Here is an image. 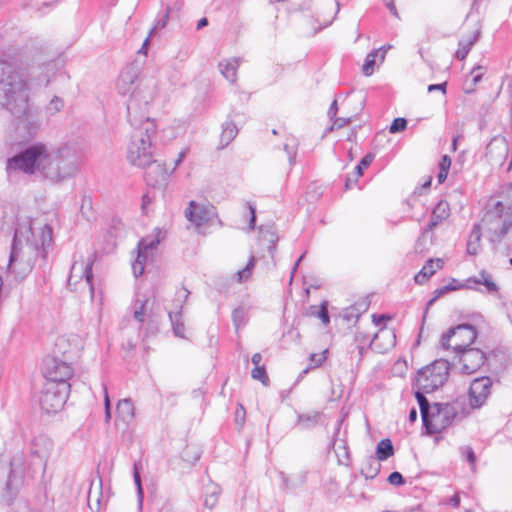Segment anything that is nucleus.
I'll return each mask as SVG.
<instances>
[{"label": "nucleus", "instance_id": "f704fd0d", "mask_svg": "<svg viewBox=\"0 0 512 512\" xmlns=\"http://www.w3.org/2000/svg\"><path fill=\"white\" fill-rule=\"evenodd\" d=\"M374 159V155L371 153L366 154L355 167V171L353 175L355 176V181L358 180L359 177L363 175L364 169L368 168Z\"/></svg>", "mask_w": 512, "mask_h": 512}, {"label": "nucleus", "instance_id": "b1692460", "mask_svg": "<svg viewBox=\"0 0 512 512\" xmlns=\"http://www.w3.org/2000/svg\"><path fill=\"white\" fill-rule=\"evenodd\" d=\"M182 304L179 305V310L176 312H169V318L172 325L173 332L175 336L185 338V325L183 322L182 315Z\"/></svg>", "mask_w": 512, "mask_h": 512}, {"label": "nucleus", "instance_id": "49530a36", "mask_svg": "<svg viewBox=\"0 0 512 512\" xmlns=\"http://www.w3.org/2000/svg\"><path fill=\"white\" fill-rule=\"evenodd\" d=\"M169 12H170V8L167 7L163 17L160 18V19H157L155 25L151 28V30L149 32V36L154 34L158 29H163L166 26L167 20H168V17H169Z\"/></svg>", "mask_w": 512, "mask_h": 512}, {"label": "nucleus", "instance_id": "c9c22d12", "mask_svg": "<svg viewBox=\"0 0 512 512\" xmlns=\"http://www.w3.org/2000/svg\"><path fill=\"white\" fill-rule=\"evenodd\" d=\"M443 260L441 258L428 259L422 269L427 273L428 276H433L437 270L443 267Z\"/></svg>", "mask_w": 512, "mask_h": 512}, {"label": "nucleus", "instance_id": "69168bd1", "mask_svg": "<svg viewBox=\"0 0 512 512\" xmlns=\"http://www.w3.org/2000/svg\"><path fill=\"white\" fill-rule=\"evenodd\" d=\"M390 317L385 315V314H380V315H377V314H373L372 315V320L373 322L376 324V325H380L382 323H385L387 320H389Z\"/></svg>", "mask_w": 512, "mask_h": 512}, {"label": "nucleus", "instance_id": "58836bf2", "mask_svg": "<svg viewBox=\"0 0 512 512\" xmlns=\"http://www.w3.org/2000/svg\"><path fill=\"white\" fill-rule=\"evenodd\" d=\"M432 237H433L432 232L427 231V228H425L422 231L421 236L416 241L415 250L420 253L426 251L427 250L426 240H427V238H430V242L432 243L433 242Z\"/></svg>", "mask_w": 512, "mask_h": 512}, {"label": "nucleus", "instance_id": "dca6fc26", "mask_svg": "<svg viewBox=\"0 0 512 512\" xmlns=\"http://www.w3.org/2000/svg\"><path fill=\"white\" fill-rule=\"evenodd\" d=\"M158 244V240H151L147 242L143 239L139 241L137 246V257L132 262V272L135 278H138L143 274L148 252L156 249Z\"/></svg>", "mask_w": 512, "mask_h": 512}, {"label": "nucleus", "instance_id": "e2e57ef3", "mask_svg": "<svg viewBox=\"0 0 512 512\" xmlns=\"http://www.w3.org/2000/svg\"><path fill=\"white\" fill-rule=\"evenodd\" d=\"M381 336H393L394 337V334L391 333L390 331H385V330H381L379 333H376L372 340L370 341L369 343V347H373L374 345H376V341L381 337Z\"/></svg>", "mask_w": 512, "mask_h": 512}, {"label": "nucleus", "instance_id": "a211bd4d", "mask_svg": "<svg viewBox=\"0 0 512 512\" xmlns=\"http://www.w3.org/2000/svg\"><path fill=\"white\" fill-rule=\"evenodd\" d=\"M241 63V58L234 57L219 62L220 73L232 84L237 80V71Z\"/></svg>", "mask_w": 512, "mask_h": 512}, {"label": "nucleus", "instance_id": "7ed1b4c3", "mask_svg": "<svg viewBox=\"0 0 512 512\" xmlns=\"http://www.w3.org/2000/svg\"><path fill=\"white\" fill-rule=\"evenodd\" d=\"M29 87L10 64L0 62V106L16 119L30 117Z\"/></svg>", "mask_w": 512, "mask_h": 512}, {"label": "nucleus", "instance_id": "2eb2a0df", "mask_svg": "<svg viewBox=\"0 0 512 512\" xmlns=\"http://www.w3.org/2000/svg\"><path fill=\"white\" fill-rule=\"evenodd\" d=\"M214 207L212 205H200L195 201H190L189 207L185 210L186 218L195 224L201 226L209 222L214 214Z\"/></svg>", "mask_w": 512, "mask_h": 512}, {"label": "nucleus", "instance_id": "5fc2aeb1", "mask_svg": "<svg viewBox=\"0 0 512 512\" xmlns=\"http://www.w3.org/2000/svg\"><path fill=\"white\" fill-rule=\"evenodd\" d=\"M105 395H104V406H105V420L108 422L111 418V403L110 398L107 392V389L104 387Z\"/></svg>", "mask_w": 512, "mask_h": 512}, {"label": "nucleus", "instance_id": "37998d69", "mask_svg": "<svg viewBox=\"0 0 512 512\" xmlns=\"http://www.w3.org/2000/svg\"><path fill=\"white\" fill-rule=\"evenodd\" d=\"M482 70H484V68L480 65H478L472 69V71H471V74L473 75L472 86L469 89H466V93L473 92L474 86H476L482 80V77H483Z\"/></svg>", "mask_w": 512, "mask_h": 512}, {"label": "nucleus", "instance_id": "864d4df0", "mask_svg": "<svg viewBox=\"0 0 512 512\" xmlns=\"http://www.w3.org/2000/svg\"><path fill=\"white\" fill-rule=\"evenodd\" d=\"M244 316V310L242 308H236L232 312V318L235 326L238 328L242 323Z\"/></svg>", "mask_w": 512, "mask_h": 512}, {"label": "nucleus", "instance_id": "13d9d810", "mask_svg": "<svg viewBox=\"0 0 512 512\" xmlns=\"http://www.w3.org/2000/svg\"><path fill=\"white\" fill-rule=\"evenodd\" d=\"M459 290V287H440L434 291V298L437 300L439 297L450 291Z\"/></svg>", "mask_w": 512, "mask_h": 512}, {"label": "nucleus", "instance_id": "7c9ffc66", "mask_svg": "<svg viewBox=\"0 0 512 512\" xmlns=\"http://www.w3.org/2000/svg\"><path fill=\"white\" fill-rule=\"evenodd\" d=\"M367 461H368V466L366 468H363L361 470V473L366 478L373 479L374 477L377 476V474L380 471V463H379V460L376 459L374 456H370Z\"/></svg>", "mask_w": 512, "mask_h": 512}, {"label": "nucleus", "instance_id": "0eeeda50", "mask_svg": "<svg viewBox=\"0 0 512 512\" xmlns=\"http://www.w3.org/2000/svg\"><path fill=\"white\" fill-rule=\"evenodd\" d=\"M450 365L445 359L435 360L417 372L416 385L419 390L431 393L442 387L448 379Z\"/></svg>", "mask_w": 512, "mask_h": 512}, {"label": "nucleus", "instance_id": "4c0bfd02", "mask_svg": "<svg viewBox=\"0 0 512 512\" xmlns=\"http://www.w3.org/2000/svg\"><path fill=\"white\" fill-rule=\"evenodd\" d=\"M327 350H324L321 354L312 353L309 356L310 365L303 370V374L307 373L309 369L317 368L326 360Z\"/></svg>", "mask_w": 512, "mask_h": 512}, {"label": "nucleus", "instance_id": "bb28decb", "mask_svg": "<svg viewBox=\"0 0 512 512\" xmlns=\"http://www.w3.org/2000/svg\"><path fill=\"white\" fill-rule=\"evenodd\" d=\"M481 240V226L480 224H474L472 231L469 235L467 242V252L470 255H476L479 249V243Z\"/></svg>", "mask_w": 512, "mask_h": 512}, {"label": "nucleus", "instance_id": "680f3d73", "mask_svg": "<svg viewBox=\"0 0 512 512\" xmlns=\"http://www.w3.org/2000/svg\"><path fill=\"white\" fill-rule=\"evenodd\" d=\"M248 208L250 211L249 227L250 229H254L256 223V208L251 203H248Z\"/></svg>", "mask_w": 512, "mask_h": 512}, {"label": "nucleus", "instance_id": "f8f14e48", "mask_svg": "<svg viewBox=\"0 0 512 512\" xmlns=\"http://www.w3.org/2000/svg\"><path fill=\"white\" fill-rule=\"evenodd\" d=\"M42 373L46 379L45 382L68 383L67 381L73 375V368L67 359H60L53 355L43 360Z\"/></svg>", "mask_w": 512, "mask_h": 512}, {"label": "nucleus", "instance_id": "a19ab883", "mask_svg": "<svg viewBox=\"0 0 512 512\" xmlns=\"http://www.w3.org/2000/svg\"><path fill=\"white\" fill-rule=\"evenodd\" d=\"M92 266H93V260H89L84 267H80V270L82 271V276L85 277V280H86V283L90 286V291L91 293H93L94 291V287H93V284H92V280H93V271H92Z\"/></svg>", "mask_w": 512, "mask_h": 512}, {"label": "nucleus", "instance_id": "e433bc0d", "mask_svg": "<svg viewBox=\"0 0 512 512\" xmlns=\"http://www.w3.org/2000/svg\"><path fill=\"white\" fill-rule=\"evenodd\" d=\"M251 376L253 379L260 381L264 386H268L270 383L265 366H255L251 371Z\"/></svg>", "mask_w": 512, "mask_h": 512}, {"label": "nucleus", "instance_id": "ddd939ff", "mask_svg": "<svg viewBox=\"0 0 512 512\" xmlns=\"http://www.w3.org/2000/svg\"><path fill=\"white\" fill-rule=\"evenodd\" d=\"M493 380L488 376L473 379L470 383L468 400L472 409L484 406L492 393Z\"/></svg>", "mask_w": 512, "mask_h": 512}, {"label": "nucleus", "instance_id": "de8ad7c7", "mask_svg": "<svg viewBox=\"0 0 512 512\" xmlns=\"http://www.w3.org/2000/svg\"><path fill=\"white\" fill-rule=\"evenodd\" d=\"M284 151L286 152L289 160V164L292 166L296 163L297 145L285 144Z\"/></svg>", "mask_w": 512, "mask_h": 512}, {"label": "nucleus", "instance_id": "393cba45", "mask_svg": "<svg viewBox=\"0 0 512 512\" xmlns=\"http://www.w3.org/2000/svg\"><path fill=\"white\" fill-rule=\"evenodd\" d=\"M238 134V129L233 121H226L222 125L220 143L222 148L226 147Z\"/></svg>", "mask_w": 512, "mask_h": 512}, {"label": "nucleus", "instance_id": "ea45409f", "mask_svg": "<svg viewBox=\"0 0 512 512\" xmlns=\"http://www.w3.org/2000/svg\"><path fill=\"white\" fill-rule=\"evenodd\" d=\"M146 303H147V300L137 299L134 304L133 317L135 320H137L140 323H142L144 321Z\"/></svg>", "mask_w": 512, "mask_h": 512}, {"label": "nucleus", "instance_id": "9d476101", "mask_svg": "<svg viewBox=\"0 0 512 512\" xmlns=\"http://www.w3.org/2000/svg\"><path fill=\"white\" fill-rule=\"evenodd\" d=\"M476 338L477 331L475 327L471 324L463 323L443 333L440 343L443 349H451L454 353H459L464 348L471 346Z\"/></svg>", "mask_w": 512, "mask_h": 512}, {"label": "nucleus", "instance_id": "4468645a", "mask_svg": "<svg viewBox=\"0 0 512 512\" xmlns=\"http://www.w3.org/2000/svg\"><path fill=\"white\" fill-rule=\"evenodd\" d=\"M456 354L459 356L460 363L462 364L461 371L464 374L476 372L487 360V356L482 350L470 346Z\"/></svg>", "mask_w": 512, "mask_h": 512}, {"label": "nucleus", "instance_id": "0e129e2a", "mask_svg": "<svg viewBox=\"0 0 512 512\" xmlns=\"http://www.w3.org/2000/svg\"><path fill=\"white\" fill-rule=\"evenodd\" d=\"M100 497H97L96 500H95V505L92 504V496H91V492H89V495H88V506L89 508L91 509L92 512H98L100 510Z\"/></svg>", "mask_w": 512, "mask_h": 512}, {"label": "nucleus", "instance_id": "3c124183", "mask_svg": "<svg viewBox=\"0 0 512 512\" xmlns=\"http://www.w3.org/2000/svg\"><path fill=\"white\" fill-rule=\"evenodd\" d=\"M462 455L466 458V460L471 464L474 465L476 462V455L473 451V449L469 446H465L461 448Z\"/></svg>", "mask_w": 512, "mask_h": 512}, {"label": "nucleus", "instance_id": "412c9836", "mask_svg": "<svg viewBox=\"0 0 512 512\" xmlns=\"http://www.w3.org/2000/svg\"><path fill=\"white\" fill-rule=\"evenodd\" d=\"M474 283L477 285H483L486 288V291L488 293H496L498 292V286L496 283L492 280L491 275L488 274L486 271H481L479 274V277H473L467 279V283Z\"/></svg>", "mask_w": 512, "mask_h": 512}, {"label": "nucleus", "instance_id": "6e6d98bb", "mask_svg": "<svg viewBox=\"0 0 512 512\" xmlns=\"http://www.w3.org/2000/svg\"><path fill=\"white\" fill-rule=\"evenodd\" d=\"M451 167V158L448 155H443L439 162V170L443 172H449Z\"/></svg>", "mask_w": 512, "mask_h": 512}, {"label": "nucleus", "instance_id": "6e6552de", "mask_svg": "<svg viewBox=\"0 0 512 512\" xmlns=\"http://www.w3.org/2000/svg\"><path fill=\"white\" fill-rule=\"evenodd\" d=\"M140 76V67L138 64L130 63L126 65L118 78L117 81V90L121 95H127L131 93L130 99L128 102L137 97V100L140 104H143L144 97L152 93V99L154 98V90L153 88L145 87L142 88V82L136 85L139 81Z\"/></svg>", "mask_w": 512, "mask_h": 512}, {"label": "nucleus", "instance_id": "473e14b6", "mask_svg": "<svg viewBox=\"0 0 512 512\" xmlns=\"http://www.w3.org/2000/svg\"><path fill=\"white\" fill-rule=\"evenodd\" d=\"M220 494V488L217 486H213L206 489L204 506L206 508L212 509L218 502V497Z\"/></svg>", "mask_w": 512, "mask_h": 512}, {"label": "nucleus", "instance_id": "6ab92c4d", "mask_svg": "<svg viewBox=\"0 0 512 512\" xmlns=\"http://www.w3.org/2000/svg\"><path fill=\"white\" fill-rule=\"evenodd\" d=\"M117 416L125 423H130L135 416V408L130 398L121 399L116 407Z\"/></svg>", "mask_w": 512, "mask_h": 512}, {"label": "nucleus", "instance_id": "9b49d317", "mask_svg": "<svg viewBox=\"0 0 512 512\" xmlns=\"http://www.w3.org/2000/svg\"><path fill=\"white\" fill-rule=\"evenodd\" d=\"M15 461V458L11 461L9 469L0 467V501L7 505L12 504L22 485V473L13 468Z\"/></svg>", "mask_w": 512, "mask_h": 512}, {"label": "nucleus", "instance_id": "c03bdc74", "mask_svg": "<svg viewBox=\"0 0 512 512\" xmlns=\"http://www.w3.org/2000/svg\"><path fill=\"white\" fill-rule=\"evenodd\" d=\"M407 127V120L405 118L399 117L395 118L393 122L390 125L389 131L390 133H399L406 129Z\"/></svg>", "mask_w": 512, "mask_h": 512}, {"label": "nucleus", "instance_id": "1a4fd4ad", "mask_svg": "<svg viewBox=\"0 0 512 512\" xmlns=\"http://www.w3.org/2000/svg\"><path fill=\"white\" fill-rule=\"evenodd\" d=\"M69 383L45 382L39 397L41 409L47 414L59 412L67 401Z\"/></svg>", "mask_w": 512, "mask_h": 512}, {"label": "nucleus", "instance_id": "423d86ee", "mask_svg": "<svg viewBox=\"0 0 512 512\" xmlns=\"http://www.w3.org/2000/svg\"><path fill=\"white\" fill-rule=\"evenodd\" d=\"M45 152V144L34 143L8 158L6 171L9 176L16 172L34 175L40 170V162Z\"/></svg>", "mask_w": 512, "mask_h": 512}, {"label": "nucleus", "instance_id": "79ce46f5", "mask_svg": "<svg viewBox=\"0 0 512 512\" xmlns=\"http://www.w3.org/2000/svg\"><path fill=\"white\" fill-rule=\"evenodd\" d=\"M333 449L339 458H349L348 447L344 440L335 439L333 442Z\"/></svg>", "mask_w": 512, "mask_h": 512}, {"label": "nucleus", "instance_id": "8fccbe9b", "mask_svg": "<svg viewBox=\"0 0 512 512\" xmlns=\"http://www.w3.org/2000/svg\"><path fill=\"white\" fill-rule=\"evenodd\" d=\"M278 475L279 478L281 479V488L283 490H291L296 487V485L290 481L289 477L284 472L279 471Z\"/></svg>", "mask_w": 512, "mask_h": 512}, {"label": "nucleus", "instance_id": "c756f323", "mask_svg": "<svg viewBox=\"0 0 512 512\" xmlns=\"http://www.w3.org/2000/svg\"><path fill=\"white\" fill-rule=\"evenodd\" d=\"M140 468H141V464L140 463H134V466H133V479H134V483H135V486H136V489H137L138 507L141 510L142 506H143V500H144V491H143L142 482H141Z\"/></svg>", "mask_w": 512, "mask_h": 512}, {"label": "nucleus", "instance_id": "f3484780", "mask_svg": "<svg viewBox=\"0 0 512 512\" xmlns=\"http://www.w3.org/2000/svg\"><path fill=\"white\" fill-rule=\"evenodd\" d=\"M450 216V206L445 200H440L434 207L431 219L426 226L427 231H433L440 223Z\"/></svg>", "mask_w": 512, "mask_h": 512}, {"label": "nucleus", "instance_id": "603ef678", "mask_svg": "<svg viewBox=\"0 0 512 512\" xmlns=\"http://www.w3.org/2000/svg\"><path fill=\"white\" fill-rule=\"evenodd\" d=\"M62 107H63V101H62L60 98H58V97H54V98L50 101V103H49V105H48L47 109H48L51 113H55V112H59V111L62 109Z\"/></svg>", "mask_w": 512, "mask_h": 512}, {"label": "nucleus", "instance_id": "774afa93", "mask_svg": "<svg viewBox=\"0 0 512 512\" xmlns=\"http://www.w3.org/2000/svg\"><path fill=\"white\" fill-rule=\"evenodd\" d=\"M356 318V320L358 319V315H354V309L353 308H350V309H347L344 314H343V318L346 320V321H351L352 318Z\"/></svg>", "mask_w": 512, "mask_h": 512}, {"label": "nucleus", "instance_id": "338daca9", "mask_svg": "<svg viewBox=\"0 0 512 512\" xmlns=\"http://www.w3.org/2000/svg\"><path fill=\"white\" fill-rule=\"evenodd\" d=\"M337 111H338L337 100H334L327 112V114L331 120H333L336 117Z\"/></svg>", "mask_w": 512, "mask_h": 512}, {"label": "nucleus", "instance_id": "c85d7f7f", "mask_svg": "<svg viewBox=\"0 0 512 512\" xmlns=\"http://www.w3.org/2000/svg\"><path fill=\"white\" fill-rule=\"evenodd\" d=\"M320 416L321 415L319 412H314L310 414H299L297 419V425L300 426L302 429H312L319 423Z\"/></svg>", "mask_w": 512, "mask_h": 512}, {"label": "nucleus", "instance_id": "09e8293b", "mask_svg": "<svg viewBox=\"0 0 512 512\" xmlns=\"http://www.w3.org/2000/svg\"><path fill=\"white\" fill-rule=\"evenodd\" d=\"M387 481L394 486H402L405 484V479L400 472L394 471L389 476Z\"/></svg>", "mask_w": 512, "mask_h": 512}, {"label": "nucleus", "instance_id": "4d7b16f0", "mask_svg": "<svg viewBox=\"0 0 512 512\" xmlns=\"http://www.w3.org/2000/svg\"><path fill=\"white\" fill-rule=\"evenodd\" d=\"M333 126L332 127H337V128H342L344 126H346L347 124H349L352 119L350 117H338V118H334L333 120Z\"/></svg>", "mask_w": 512, "mask_h": 512}, {"label": "nucleus", "instance_id": "2f4dec72", "mask_svg": "<svg viewBox=\"0 0 512 512\" xmlns=\"http://www.w3.org/2000/svg\"><path fill=\"white\" fill-rule=\"evenodd\" d=\"M255 262H256L255 257L251 256L249 258L246 266L243 269L237 271L236 279L239 283H243L250 278V276L252 275V271L255 267Z\"/></svg>", "mask_w": 512, "mask_h": 512}, {"label": "nucleus", "instance_id": "4be33fe9", "mask_svg": "<svg viewBox=\"0 0 512 512\" xmlns=\"http://www.w3.org/2000/svg\"><path fill=\"white\" fill-rule=\"evenodd\" d=\"M474 283L477 285H483L486 288V291L488 293H496L498 292V286L496 283L492 280L491 275L488 274L486 271H481L479 274V277H473L467 279V283Z\"/></svg>", "mask_w": 512, "mask_h": 512}, {"label": "nucleus", "instance_id": "20e7f679", "mask_svg": "<svg viewBox=\"0 0 512 512\" xmlns=\"http://www.w3.org/2000/svg\"><path fill=\"white\" fill-rule=\"evenodd\" d=\"M40 163L39 174L53 183L66 181L79 170L77 152L71 145H64L56 151H49L45 145Z\"/></svg>", "mask_w": 512, "mask_h": 512}, {"label": "nucleus", "instance_id": "cd10ccee", "mask_svg": "<svg viewBox=\"0 0 512 512\" xmlns=\"http://www.w3.org/2000/svg\"><path fill=\"white\" fill-rule=\"evenodd\" d=\"M394 447L390 439H382L378 442L376 447V459L379 461H385L389 457L393 456Z\"/></svg>", "mask_w": 512, "mask_h": 512}, {"label": "nucleus", "instance_id": "f03ea898", "mask_svg": "<svg viewBox=\"0 0 512 512\" xmlns=\"http://www.w3.org/2000/svg\"><path fill=\"white\" fill-rule=\"evenodd\" d=\"M152 102V93L144 97L143 104H140L137 97L127 102L128 121L135 128L128 146L127 159L130 164L151 170L146 172V181L149 185L156 186L166 183L170 173L163 164L153 159L151 138L156 133V124L148 114V106Z\"/></svg>", "mask_w": 512, "mask_h": 512}, {"label": "nucleus", "instance_id": "5701e85b", "mask_svg": "<svg viewBox=\"0 0 512 512\" xmlns=\"http://www.w3.org/2000/svg\"><path fill=\"white\" fill-rule=\"evenodd\" d=\"M474 283L477 285H483L486 288V291L488 293H496L498 292V286L496 283L492 280L491 275L488 274L486 271H481L479 274V277H473L467 279V283Z\"/></svg>", "mask_w": 512, "mask_h": 512}, {"label": "nucleus", "instance_id": "f257e3e1", "mask_svg": "<svg viewBox=\"0 0 512 512\" xmlns=\"http://www.w3.org/2000/svg\"><path fill=\"white\" fill-rule=\"evenodd\" d=\"M16 214L12 205L2 208L1 230H14L7 271L23 280L34 268L38 259L46 260L48 248L52 245V228L44 225L36 232L30 220L15 222Z\"/></svg>", "mask_w": 512, "mask_h": 512}, {"label": "nucleus", "instance_id": "72a5a7b5", "mask_svg": "<svg viewBox=\"0 0 512 512\" xmlns=\"http://www.w3.org/2000/svg\"><path fill=\"white\" fill-rule=\"evenodd\" d=\"M378 55V51L373 50L367 54L364 64L362 66L363 74L366 76H370L373 74L374 65L376 63V57Z\"/></svg>", "mask_w": 512, "mask_h": 512}, {"label": "nucleus", "instance_id": "a878e982", "mask_svg": "<svg viewBox=\"0 0 512 512\" xmlns=\"http://www.w3.org/2000/svg\"><path fill=\"white\" fill-rule=\"evenodd\" d=\"M425 393L426 392L418 389L414 394L420 408L423 424H426L427 418L430 417V414L432 413V405L426 398Z\"/></svg>", "mask_w": 512, "mask_h": 512}, {"label": "nucleus", "instance_id": "39448f33", "mask_svg": "<svg viewBox=\"0 0 512 512\" xmlns=\"http://www.w3.org/2000/svg\"><path fill=\"white\" fill-rule=\"evenodd\" d=\"M462 418L463 409L460 403H434L432 413L423 427L428 435L439 434Z\"/></svg>", "mask_w": 512, "mask_h": 512}, {"label": "nucleus", "instance_id": "aec40b11", "mask_svg": "<svg viewBox=\"0 0 512 512\" xmlns=\"http://www.w3.org/2000/svg\"><path fill=\"white\" fill-rule=\"evenodd\" d=\"M480 37V30H476L467 39H461L458 43V50L456 51V58L458 60H464L472 46L478 41Z\"/></svg>", "mask_w": 512, "mask_h": 512}, {"label": "nucleus", "instance_id": "a18cd8bd", "mask_svg": "<svg viewBox=\"0 0 512 512\" xmlns=\"http://www.w3.org/2000/svg\"><path fill=\"white\" fill-rule=\"evenodd\" d=\"M318 318L322 321L323 324L327 325L330 323V316L328 311V303L324 301L317 312Z\"/></svg>", "mask_w": 512, "mask_h": 512}, {"label": "nucleus", "instance_id": "052dcab7", "mask_svg": "<svg viewBox=\"0 0 512 512\" xmlns=\"http://www.w3.org/2000/svg\"><path fill=\"white\" fill-rule=\"evenodd\" d=\"M430 278V276L427 275V273L421 269L414 277V280L417 284H424L428 279Z\"/></svg>", "mask_w": 512, "mask_h": 512}, {"label": "nucleus", "instance_id": "bf43d9fd", "mask_svg": "<svg viewBox=\"0 0 512 512\" xmlns=\"http://www.w3.org/2000/svg\"><path fill=\"white\" fill-rule=\"evenodd\" d=\"M447 83L430 84L427 88L428 92L441 91L443 94L446 93Z\"/></svg>", "mask_w": 512, "mask_h": 512}]
</instances>
